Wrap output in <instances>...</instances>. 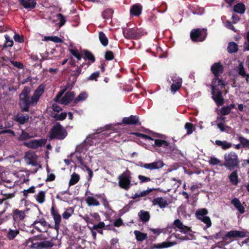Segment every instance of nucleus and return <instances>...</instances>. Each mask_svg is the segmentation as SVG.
I'll return each instance as SVG.
<instances>
[{"label": "nucleus", "instance_id": "22", "mask_svg": "<svg viewBox=\"0 0 249 249\" xmlns=\"http://www.w3.org/2000/svg\"><path fill=\"white\" fill-rule=\"evenodd\" d=\"M138 215L140 219L144 222L148 221L150 219V213L147 211L141 210L139 212Z\"/></svg>", "mask_w": 249, "mask_h": 249}, {"label": "nucleus", "instance_id": "18", "mask_svg": "<svg viewBox=\"0 0 249 249\" xmlns=\"http://www.w3.org/2000/svg\"><path fill=\"white\" fill-rule=\"evenodd\" d=\"M124 36L126 38L138 37V33L136 30L133 29H128L126 30H123Z\"/></svg>", "mask_w": 249, "mask_h": 249}, {"label": "nucleus", "instance_id": "14", "mask_svg": "<svg viewBox=\"0 0 249 249\" xmlns=\"http://www.w3.org/2000/svg\"><path fill=\"white\" fill-rule=\"evenodd\" d=\"M173 83L171 87V91L175 93L181 87L182 79L180 78H174L172 79Z\"/></svg>", "mask_w": 249, "mask_h": 249}, {"label": "nucleus", "instance_id": "29", "mask_svg": "<svg viewBox=\"0 0 249 249\" xmlns=\"http://www.w3.org/2000/svg\"><path fill=\"white\" fill-rule=\"evenodd\" d=\"M233 10L235 12L242 14L245 12L246 8L244 4L239 3L234 6Z\"/></svg>", "mask_w": 249, "mask_h": 249}, {"label": "nucleus", "instance_id": "37", "mask_svg": "<svg viewBox=\"0 0 249 249\" xmlns=\"http://www.w3.org/2000/svg\"><path fill=\"white\" fill-rule=\"evenodd\" d=\"M79 180V176L75 173H73L71 176L69 184L70 186L76 184Z\"/></svg>", "mask_w": 249, "mask_h": 249}, {"label": "nucleus", "instance_id": "56", "mask_svg": "<svg viewBox=\"0 0 249 249\" xmlns=\"http://www.w3.org/2000/svg\"><path fill=\"white\" fill-rule=\"evenodd\" d=\"M10 62L15 67L18 69H22L23 66L21 63L18 61H14L12 60H9Z\"/></svg>", "mask_w": 249, "mask_h": 249}, {"label": "nucleus", "instance_id": "51", "mask_svg": "<svg viewBox=\"0 0 249 249\" xmlns=\"http://www.w3.org/2000/svg\"><path fill=\"white\" fill-rule=\"evenodd\" d=\"M238 69L239 74L243 77H245L246 76V73L242 63H240V64L239 65Z\"/></svg>", "mask_w": 249, "mask_h": 249}, {"label": "nucleus", "instance_id": "50", "mask_svg": "<svg viewBox=\"0 0 249 249\" xmlns=\"http://www.w3.org/2000/svg\"><path fill=\"white\" fill-rule=\"evenodd\" d=\"M105 58L107 60H111L114 58V55L111 51H107L105 54Z\"/></svg>", "mask_w": 249, "mask_h": 249}, {"label": "nucleus", "instance_id": "61", "mask_svg": "<svg viewBox=\"0 0 249 249\" xmlns=\"http://www.w3.org/2000/svg\"><path fill=\"white\" fill-rule=\"evenodd\" d=\"M247 39L248 40V42H245L244 45V50L246 51H249V32L247 33Z\"/></svg>", "mask_w": 249, "mask_h": 249}, {"label": "nucleus", "instance_id": "27", "mask_svg": "<svg viewBox=\"0 0 249 249\" xmlns=\"http://www.w3.org/2000/svg\"><path fill=\"white\" fill-rule=\"evenodd\" d=\"M227 50L230 53H236L238 50L237 44L234 42H229L228 45Z\"/></svg>", "mask_w": 249, "mask_h": 249}, {"label": "nucleus", "instance_id": "5", "mask_svg": "<svg viewBox=\"0 0 249 249\" xmlns=\"http://www.w3.org/2000/svg\"><path fill=\"white\" fill-rule=\"evenodd\" d=\"M190 36L194 41H202L205 38L206 33L204 29H196L192 31Z\"/></svg>", "mask_w": 249, "mask_h": 249}, {"label": "nucleus", "instance_id": "8", "mask_svg": "<svg viewBox=\"0 0 249 249\" xmlns=\"http://www.w3.org/2000/svg\"><path fill=\"white\" fill-rule=\"evenodd\" d=\"M164 165L163 162L161 160H158L150 163L141 164V166L146 169L154 170L159 169L162 168Z\"/></svg>", "mask_w": 249, "mask_h": 249}, {"label": "nucleus", "instance_id": "34", "mask_svg": "<svg viewBox=\"0 0 249 249\" xmlns=\"http://www.w3.org/2000/svg\"><path fill=\"white\" fill-rule=\"evenodd\" d=\"M208 212L206 209H200L196 211V214L198 219L199 220L206 216V215L208 213Z\"/></svg>", "mask_w": 249, "mask_h": 249}, {"label": "nucleus", "instance_id": "11", "mask_svg": "<svg viewBox=\"0 0 249 249\" xmlns=\"http://www.w3.org/2000/svg\"><path fill=\"white\" fill-rule=\"evenodd\" d=\"M211 71L215 77H218L223 72V66L219 63H215L211 67Z\"/></svg>", "mask_w": 249, "mask_h": 249}, {"label": "nucleus", "instance_id": "3", "mask_svg": "<svg viewBox=\"0 0 249 249\" xmlns=\"http://www.w3.org/2000/svg\"><path fill=\"white\" fill-rule=\"evenodd\" d=\"M67 135L68 133L66 129L59 123H56L51 129L50 139L62 140L64 139Z\"/></svg>", "mask_w": 249, "mask_h": 249}, {"label": "nucleus", "instance_id": "23", "mask_svg": "<svg viewBox=\"0 0 249 249\" xmlns=\"http://www.w3.org/2000/svg\"><path fill=\"white\" fill-rule=\"evenodd\" d=\"M14 218L17 220H22L25 217V212L23 211H20L18 209H16L14 211Z\"/></svg>", "mask_w": 249, "mask_h": 249}, {"label": "nucleus", "instance_id": "9", "mask_svg": "<svg viewBox=\"0 0 249 249\" xmlns=\"http://www.w3.org/2000/svg\"><path fill=\"white\" fill-rule=\"evenodd\" d=\"M142 137L147 140L154 141V145L156 146H163V147H166L168 146V143L160 139H155L151 138L150 136L142 134Z\"/></svg>", "mask_w": 249, "mask_h": 249}, {"label": "nucleus", "instance_id": "26", "mask_svg": "<svg viewBox=\"0 0 249 249\" xmlns=\"http://www.w3.org/2000/svg\"><path fill=\"white\" fill-rule=\"evenodd\" d=\"M142 9V6L139 4H136L132 7L130 9V13L134 16H138L141 14Z\"/></svg>", "mask_w": 249, "mask_h": 249}, {"label": "nucleus", "instance_id": "44", "mask_svg": "<svg viewBox=\"0 0 249 249\" xmlns=\"http://www.w3.org/2000/svg\"><path fill=\"white\" fill-rule=\"evenodd\" d=\"M200 220L206 224V227L207 228H208L211 227L212 225V222L209 216L204 217L203 218Z\"/></svg>", "mask_w": 249, "mask_h": 249}, {"label": "nucleus", "instance_id": "38", "mask_svg": "<svg viewBox=\"0 0 249 249\" xmlns=\"http://www.w3.org/2000/svg\"><path fill=\"white\" fill-rule=\"evenodd\" d=\"M43 40L45 41L51 40L55 43H61L63 41L60 38L56 36H45Z\"/></svg>", "mask_w": 249, "mask_h": 249}, {"label": "nucleus", "instance_id": "32", "mask_svg": "<svg viewBox=\"0 0 249 249\" xmlns=\"http://www.w3.org/2000/svg\"><path fill=\"white\" fill-rule=\"evenodd\" d=\"M215 144L218 146H221L223 149H227L231 146V144L228 142L226 141H221L220 140H216Z\"/></svg>", "mask_w": 249, "mask_h": 249}, {"label": "nucleus", "instance_id": "12", "mask_svg": "<svg viewBox=\"0 0 249 249\" xmlns=\"http://www.w3.org/2000/svg\"><path fill=\"white\" fill-rule=\"evenodd\" d=\"M174 225L176 228L179 229L180 232L184 233H186L191 231L190 228L184 225L179 219H176L174 221Z\"/></svg>", "mask_w": 249, "mask_h": 249}, {"label": "nucleus", "instance_id": "25", "mask_svg": "<svg viewBox=\"0 0 249 249\" xmlns=\"http://www.w3.org/2000/svg\"><path fill=\"white\" fill-rule=\"evenodd\" d=\"M15 120L20 124H24L29 120V116L23 114H18L15 116Z\"/></svg>", "mask_w": 249, "mask_h": 249}, {"label": "nucleus", "instance_id": "48", "mask_svg": "<svg viewBox=\"0 0 249 249\" xmlns=\"http://www.w3.org/2000/svg\"><path fill=\"white\" fill-rule=\"evenodd\" d=\"M239 141L244 146H249V140L245 138L244 137H240L239 138Z\"/></svg>", "mask_w": 249, "mask_h": 249}, {"label": "nucleus", "instance_id": "42", "mask_svg": "<svg viewBox=\"0 0 249 249\" xmlns=\"http://www.w3.org/2000/svg\"><path fill=\"white\" fill-rule=\"evenodd\" d=\"M85 58L93 62L95 61V58L93 54L88 51H84Z\"/></svg>", "mask_w": 249, "mask_h": 249}, {"label": "nucleus", "instance_id": "39", "mask_svg": "<svg viewBox=\"0 0 249 249\" xmlns=\"http://www.w3.org/2000/svg\"><path fill=\"white\" fill-rule=\"evenodd\" d=\"M87 97L88 94L86 92H82L74 100V103L77 104L79 102L84 101Z\"/></svg>", "mask_w": 249, "mask_h": 249}, {"label": "nucleus", "instance_id": "47", "mask_svg": "<svg viewBox=\"0 0 249 249\" xmlns=\"http://www.w3.org/2000/svg\"><path fill=\"white\" fill-rule=\"evenodd\" d=\"M5 46L6 47H11L13 45V41L12 39H10V37L7 35H5Z\"/></svg>", "mask_w": 249, "mask_h": 249}, {"label": "nucleus", "instance_id": "62", "mask_svg": "<svg viewBox=\"0 0 249 249\" xmlns=\"http://www.w3.org/2000/svg\"><path fill=\"white\" fill-rule=\"evenodd\" d=\"M14 40L18 42L21 43L23 42V38L18 34H15L14 36Z\"/></svg>", "mask_w": 249, "mask_h": 249}, {"label": "nucleus", "instance_id": "30", "mask_svg": "<svg viewBox=\"0 0 249 249\" xmlns=\"http://www.w3.org/2000/svg\"><path fill=\"white\" fill-rule=\"evenodd\" d=\"M134 233L136 236L137 240L139 241H142L147 237V234L143 232H141L139 231H135Z\"/></svg>", "mask_w": 249, "mask_h": 249}, {"label": "nucleus", "instance_id": "19", "mask_svg": "<svg viewBox=\"0 0 249 249\" xmlns=\"http://www.w3.org/2000/svg\"><path fill=\"white\" fill-rule=\"evenodd\" d=\"M231 203L238 210L240 213H243L245 212V209L238 198H233L231 200Z\"/></svg>", "mask_w": 249, "mask_h": 249}, {"label": "nucleus", "instance_id": "21", "mask_svg": "<svg viewBox=\"0 0 249 249\" xmlns=\"http://www.w3.org/2000/svg\"><path fill=\"white\" fill-rule=\"evenodd\" d=\"M42 140H35L25 143V145L29 148H36L42 145Z\"/></svg>", "mask_w": 249, "mask_h": 249}, {"label": "nucleus", "instance_id": "7", "mask_svg": "<svg viewBox=\"0 0 249 249\" xmlns=\"http://www.w3.org/2000/svg\"><path fill=\"white\" fill-rule=\"evenodd\" d=\"M51 213L54 222V229L58 231L61 221V215L58 212L54 209L53 206H52L51 208Z\"/></svg>", "mask_w": 249, "mask_h": 249}, {"label": "nucleus", "instance_id": "59", "mask_svg": "<svg viewBox=\"0 0 249 249\" xmlns=\"http://www.w3.org/2000/svg\"><path fill=\"white\" fill-rule=\"evenodd\" d=\"M70 53L75 56L78 60H80L81 58V55L77 52L76 50L71 49L70 50Z\"/></svg>", "mask_w": 249, "mask_h": 249}, {"label": "nucleus", "instance_id": "52", "mask_svg": "<svg viewBox=\"0 0 249 249\" xmlns=\"http://www.w3.org/2000/svg\"><path fill=\"white\" fill-rule=\"evenodd\" d=\"M138 178L139 179L141 183L149 182L151 180V179L149 178L142 175H139Z\"/></svg>", "mask_w": 249, "mask_h": 249}, {"label": "nucleus", "instance_id": "2", "mask_svg": "<svg viewBox=\"0 0 249 249\" xmlns=\"http://www.w3.org/2000/svg\"><path fill=\"white\" fill-rule=\"evenodd\" d=\"M224 160L223 165L228 170H232L239 166V160L238 156L233 152L226 153L224 155Z\"/></svg>", "mask_w": 249, "mask_h": 249}, {"label": "nucleus", "instance_id": "10", "mask_svg": "<svg viewBox=\"0 0 249 249\" xmlns=\"http://www.w3.org/2000/svg\"><path fill=\"white\" fill-rule=\"evenodd\" d=\"M75 94L73 91L67 92L64 97L60 100L59 103L63 105L68 104L74 98Z\"/></svg>", "mask_w": 249, "mask_h": 249}, {"label": "nucleus", "instance_id": "64", "mask_svg": "<svg viewBox=\"0 0 249 249\" xmlns=\"http://www.w3.org/2000/svg\"><path fill=\"white\" fill-rule=\"evenodd\" d=\"M71 215V214L68 212V210L64 212L62 214V216L64 219H68Z\"/></svg>", "mask_w": 249, "mask_h": 249}, {"label": "nucleus", "instance_id": "33", "mask_svg": "<svg viewBox=\"0 0 249 249\" xmlns=\"http://www.w3.org/2000/svg\"><path fill=\"white\" fill-rule=\"evenodd\" d=\"M154 189H147L146 190L143 191L142 192H141L140 193H136L134 194L132 196V198L133 199H136L137 198L139 197H143L147 195H148L149 193H150L151 192H152Z\"/></svg>", "mask_w": 249, "mask_h": 249}, {"label": "nucleus", "instance_id": "57", "mask_svg": "<svg viewBox=\"0 0 249 249\" xmlns=\"http://www.w3.org/2000/svg\"><path fill=\"white\" fill-rule=\"evenodd\" d=\"M112 14V11L110 10H107L102 14V17L104 19L108 18Z\"/></svg>", "mask_w": 249, "mask_h": 249}, {"label": "nucleus", "instance_id": "60", "mask_svg": "<svg viewBox=\"0 0 249 249\" xmlns=\"http://www.w3.org/2000/svg\"><path fill=\"white\" fill-rule=\"evenodd\" d=\"M57 17L60 19V26H63L66 22L65 17L61 14H58Z\"/></svg>", "mask_w": 249, "mask_h": 249}, {"label": "nucleus", "instance_id": "31", "mask_svg": "<svg viewBox=\"0 0 249 249\" xmlns=\"http://www.w3.org/2000/svg\"><path fill=\"white\" fill-rule=\"evenodd\" d=\"M99 38L102 45L104 47L107 46L108 43V40L105 34L102 32L99 33Z\"/></svg>", "mask_w": 249, "mask_h": 249}, {"label": "nucleus", "instance_id": "4", "mask_svg": "<svg viewBox=\"0 0 249 249\" xmlns=\"http://www.w3.org/2000/svg\"><path fill=\"white\" fill-rule=\"evenodd\" d=\"M119 185L122 188L128 190L131 186V173L127 170L121 174L119 177Z\"/></svg>", "mask_w": 249, "mask_h": 249}, {"label": "nucleus", "instance_id": "13", "mask_svg": "<svg viewBox=\"0 0 249 249\" xmlns=\"http://www.w3.org/2000/svg\"><path fill=\"white\" fill-rule=\"evenodd\" d=\"M152 202L153 205H158L160 208H164L168 204L167 201L161 197L154 198Z\"/></svg>", "mask_w": 249, "mask_h": 249}, {"label": "nucleus", "instance_id": "49", "mask_svg": "<svg viewBox=\"0 0 249 249\" xmlns=\"http://www.w3.org/2000/svg\"><path fill=\"white\" fill-rule=\"evenodd\" d=\"M185 128L187 130V134H191L193 133V124L190 123H187L185 124Z\"/></svg>", "mask_w": 249, "mask_h": 249}, {"label": "nucleus", "instance_id": "45", "mask_svg": "<svg viewBox=\"0 0 249 249\" xmlns=\"http://www.w3.org/2000/svg\"><path fill=\"white\" fill-rule=\"evenodd\" d=\"M104 227L105 223L103 222H100L97 225H94L92 227L89 226L88 227L90 229V230H95L100 228H103Z\"/></svg>", "mask_w": 249, "mask_h": 249}, {"label": "nucleus", "instance_id": "6", "mask_svg": "<svg viewBox=\"0 0 249 249\" xmlns=\"http://www.w3.org/2000/svg\"><path fill=\"white\" fill-rule=\"evenodd\" d=\"M212 94L213 99L218 106H222L224 103V99L222 95L221 91L216 86H213Z\"/></svg>", "mask_w": 249, "mask_h": 249}, {"label": "nucleus", "instance_id": "16", "mask_svg": "<svg viewBox=\"0 0 249 249\" xmlns=\"http://www.w3.org/2000/svg\"><path fill=\"white\" fill-rule=\"evenodd\" d=\"M139 121L138 117L133 115H131L129 117H124L123 119V123L126 124H138Z\"/></svg>", "mask_w": 249, "mask_h": 249}, {"label": "nucleus", "instance_id": "63", "mask_svg": "<svg viewBox=\"0 0 249 249\" xmlns=\"http://www.w3.org/2000/svg\"><path fill=\"white\" fill-rule=\"evenodd\" d=\"M65 92V90H63L60 92H59L58 94L56 95V96L54 98L53 100L55 102H59L60 101L59 99L62 97L63 93Z\"/></svg>", "mask_w": 249, "mask_h": 249}, {"label": "nucleus", "instance_id": "28", "mask_svg": "<svg viewBox=\"0 0 249 249\" xmlns=\"http://www.w3.org/2000/svg\"><path fill=\"white\" fill-rule=\"evenodd\" d=\"M86 201L89 206H97L100 205L99 202L96 199L91 196L87 197Z\"/></svg>", "mask_w": 249, "mask_h": 249}, {"label": "nucleus", "instance_id": "53", "mask_svg": "<svg viewBox=\"0 0 249 249\" xmlns=\"http://www.w3.org/2000/svg\"><path fill=\"white\" fill-rule=\"evenodd\" d=\"M209 163L213 165H217L220 163V160L215 157H211Z\"/></svg>", "mask_w": 249, "mask_h": 249}, {"label": "nucleus", "instance_id": "55", "mask_svg": "<svg viewBox=\"0 0 249 249\" xmlns=\"http://www.w3.org/2000/svg\"><path fill=\"white\" fill-rule=\"evenodd\" d=\"M218 128L221 131H227L229 128V127L226 125H225L223 123H218L217 124Z\"/></svg>", "mask_w": 249, "mask_h": 249}, {"label": "nucleus", "instance_id": "24", "mask_svg": "<svg viewBox=\"0 0 249 249\" xmlns=\"http://www.w3.org/2000/svg\"><path fill=\"white\" fill-rule=\"evenodd\" d=\"M229 178L231 183L236 185L238 183V177L237 171H234L229 175Z\"/></svg>", "mask_w": 249, "mask_h": 249}, {"label": "nucleus", "instance_id": "36", "mask_svg": "<svg viewBox=\"0 0 249 249\" xmlns=\"http://www.w3.org/2000/svg\"><path fill=\"white\" fill-rule=\"evenodd\" d=\"M53 246V243L52 242L49 241H44L39 242V249L52 248Z\"/></svg>", "mask_w": 249, "mask_h": 249}, {"label": "nucleus", "instance_id": "1", "mask_svg": "<svg viewBox=\"0 0 249 249\" xmlns=\"http://www.w3.org/2000/svg\"><path fill=\"white\" fill-rule=\"evenodd\" d=\"M30 91V88L26 87L19 95V106L23 111H28L31 105L37 104L40 97L44 91V86L39 85L31 98L29 96Z\"/></svg>", "mask_w": 249, "mask_h": 249}, {"label": "nucleus", "instance_id": "54", "mask_svg": "<svg viewBox=\"0 0 249 249\" xmlns=\"http://www.w3.org/2000/svg\"><path fill=\"white\" fill-rule=\"evenodd\" d=\"M176 244V243L173 242H163L161 243V245L162 247V248L170 247Z\"/></svg>", "mask_w": 249, "mask_h": 249}, {"label": "nucleus", "instance_id": "46", "mask_svg": "<svg viewBox=\"0 0 249 249\" xmlns=\"http://www.w3.org/2000/svg\"><path fill=\"white\" fill-rule=\"evenodd\" d=\"M230 107L228 106L223 107L221 108L220 113L223 115H227L230 113Z\"/></svg>", "mask_w": 249, "mask_h": 249}, {"label": "nucleus", "instance_id": "41", "mask_svg": "<svg viewBox=\"0 0 249 249\" xmlns=\"http://www.w3.org/2000/svg\"><path fill=\"white\" fill-rule=\"evenodd\" d=\"M32 137V136L30 135L28 133L22 130V133L18 138V140L23 141L29 139Z\"/></svg>", "mask_w": 249, "mask_h": 249}, {"label": "nucleus", "instance_id": "43", "mask_svg": "<svg viewBox=\"0 0 249 249\" xmlns=\"http://www.w3.org/2000/svg\"><path fill=\"white\" fill-rule=\"evenodd\" d=\"M67 116V114L65 112H62L60 114H55L53 116V118L56 120H63Z\"/></svg>", "mask_w": 249, "mask_h": 249}, {"label": "nucleus", "instance_id": "40", "mask_svg": "<svg viewBox=\"0 0 249 249\" xmlns=\"http://www.w3.org/2000/svg\"><path fill=\"white\" fill-rule=\"evenodd\" d=\"M19 233L18 231L17 230H11L10 229L7 233V236L10 240L13 239Z\"/></svg>", "mask_w": 249, "mask_h": 249}, {"label": "nucleus", "instance_id": "15", "mask_svg": "<svg viewBox=\"0 0 249 249\" xmlns=\"http://www.w3.org/2000/svg\"><path fill=\"white\" fill-rule=\"evenodd\" d=\"M19 2L25 8L33 9L36 4V0H19Z\"/></svg>", "mask_w": 249, "mask_h": 249}, {"label": "nucleus", "instance_id": "17", "mask_svg": "<svg viewBox=\"0 0 249 249\" xmlns=\"http://www.w3.org/2000/svg\"><path fill=\"white\" fill-rule=\"evenodd\" d=\"M245 233L244 232L238 231H231L228 232L226 235V237L231 238V237H240L243 238L245 236Z\"/></svg>", "mask_w": 249, "mask_h": 249}, {"label": "nucleus", "instance_id": "58", "mask_svg": "<svg viewBox=\"0 0 249 249\" xmlns=\"http://www.w3.org/2000/svg\"><path fill=\"white\" fill-rule=\"evenodd\" d=\"M99 74L100 73L99 71L94 72L90 75V76L88 78V79L89 80L97 81V78L99 77Z\"/></svg>", "mask_w": 249, "mask_h": 249}, {"label": "nucleus", "instance_id": "35", "mask_svg": "<svg viewBox=\"0 0 249 249\" xmlns=\"http://www.w3.org/2000/svg\"><path fill=\"white\" fill-rule=\"evenodd\" d=\"M36 200L40 204H42L45 200V192L40 191L36 196Z\"/></svg>", "mask_w": 249, "mask_h": 249}, {"label": "nucleus", "instance_id": "20", "mask_svg": "<svg viewBox=\"0 0 249 249\" xmlns=\"http://www.w3.org/2000/svg\"><path fill=\"white\" fill-rule=\"evenodd\" d=\"M36 158V156L34 154H27L25 157L27 163L34 166H36L37 164Z\"/></svg>", "mask_w": 249, "mask_h": 249}]
</instances>
